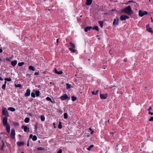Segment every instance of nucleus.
<instances>
[{
  "label": "nucleus",
  "mask_w": 153,
  "mask_h": 153,
  "mask_svg": "<svg viewBox=\"0 0 153 153\" xmlns=\"http://www.w3.org/2000/svg\"><path fill=\"white\" fill-rule=\"evenodd\" d=\"M118 19H114V21L113 22V24L115 25H117L118 24Z\"/></svg>",
  "instance_id": "14"
},
{
  "label": "nucleus",
  "mask_w": 153,
  "mask_h": 153,
  "mask_svg": "<svg viewBox=\"0 0 153 153\" xmlns=\"http://www.w3.org/2000/svg\"><path fill=\"white\" fill-rule=\"evenodd\" d=\"M100 98L102 99H105L108 97V94H101L100 95Z\"/></svg>",
  "instance_id": "8"
},
{
  "label": "nucleus",
  "mask_w": 153,
  "mask_h": 153,
  "mask_svg": "<svg viewBox=\"0 0 153 153\" xmlns=\"http://www.w3.org/2000/svg\"><path fill=\"white\" fill-rule=\"evenodd\" d=\"M63 73V72L62 71H57L56 73L57 74L60 75L62 74Z\"/></svg>",
  "instance_id": "38"
},
{
  "label": "nucleus",
  "mask_w": 153,
  "mask_h": 153,
  "mask_svg": "<svg viewBox=\"0 0 153 153\" xmlns=\"http://www.w3.org/2000/svg\"><path fill=\"white\" fill-rule=\"evenodd\" d=\"M29 54L30 55H33V53L32 52H30V53H29Z\"/></svg>",
  "instance_id": "51"
},
{
  "label": "nucleus",
  "mask_w": 153,
  "mask_h": 153,
  "mask_svg": "<svg viewBox=\"0 0 153 153\" xmlns=\"http://www.w3.org/2000/svg\"><path fill=\"white\" fill-rule=\"evenodd\" d=\"M46 100H47V101H51V98L50 97H47L46 98Z\"/></svg>",
  "instance_id": "40"
},
{
  "label": "nucleus",
  "mask_w": 153,
  "mask_h": 153,
  "mask_svg": "<svg viewBox=\"0 0 153 153\" xmlns=\"http://www.w3.org/2000/svg\"><path fill=\"white\" fill-rule=\"evenodd\" d=\"M40 118L42 121H44L45 120V117L43 115H41L40 117Z\"/></svg>",
  "instance_id": "26"
},
{
  "label": "nucleus",
  "mask_w": 153,
  "mask_h": 153,
  "mask_svg": "<svg viewBox=\"0 0 153 153\" xmlns=\"http://www.w3.org/2000/svg\"><path fill=\"white\" fill-rule=\"evenodd\" d=\"M29 70L34 71H35V68L32 65L29 66Z\"/></svg>",
  "instance_id": "20"
},
{
  "label": "nucleus",
  "mask_w": 153,
  "mask_h": 153,
  "mask_svg": "<svg viewBox=\"0 0 153 153\" xmlns=\"http://www.w3.org/2000/svg\"><path fill=\"white\" fill-rule=\"evenodd\" d=\"M122 13H125L128 15L132 14L133 12L131 9V7L129 5L121 10Z\"/></svg>",
  "instance_id": "1"
},
{
  "label": "nucleus",
  "mask_w": 153,
  "mask_h": 153,
  "mask_svg": "<svg viewBox=\"0 0 153 153\" xmlns=\"http://www.w3.org/2000/svg\"><path fill=\"white\" fill-rule=\"evenodd\" d=\"M148 113L149 114H151V115H153V112H151V111H149L148 112Z\"/></svg>",
  "instance_id": "47"
},
{
  "label": "nucleus",
  "mask_w": 153,
  "mask_h": 153,
  "mask_svg": "<svg viewBox=\"0 0 153 153\" xmlns=\"http://www.w3.org/2000/svg\"><path fill=\"white\" fill-rule=\"evenodd\" d=\"M11 58H7L6 59V60L7 61H11Z\"/></svg>",
  "instance_id": "42"
},
{
  "label": "nucleus",
  "mask_w": 153,
  "mask_h": 153,
  "mask_svg": "<svg viewBox=\"0 0 153 153\" xmlns=\"http://www.w3.org/2000/svg\"><path fill=\"white\" fill-rule=\"evenodd\" d=\"M64 118L65 119H67L68 118V115L67 113H65L64 114Z\"/></svg>",
  "instance_id": "24"
},
{
  "label": "nucleus",
  "mask_w": 153,
  "mask_h": 153,
  "mask_svg": "<svg viewBox=\"0 0 153 153\" xmlns=\"http://www.w3.org/2000/svg\"><path fill=\"white\" fill-rule=\"evenodd\" d=\"M94 146L93 145H91L88 147L87 148L88 150H91V149L94 147Z\"/></svg>",
  "instance_id": "23"
},
{
  "label": "nucleus",
  "mask_w": 153,
  "mask_h": 153,
  "mask_svg": "<svg viewBox=\"0 0 153 153\" xmlns=\"http://www.w3.org/2000/svg\"><path fill=\"white\" fill-rule=\"evenodd\" d=\"M17 63V61L16 60L12 61L11 62V65L13 67L15 66Z\"/></svg>",
  "instance_id": "15"
},
{
  "label": "nucleus",
  "mask_w": 153,
  "mask_h": 153,
  "mask_svg": "<svg viewBox=\"0 0 153 153\" xmlns=\"http://www.w3.org/2000/svg\"><path fill=\"white\" fill-rule=\"evenodd\" d=\"M150 18H151V22H153V19H152V17H151Z\"/></svg>",
  "instance_id": "59"
},
{
  "label": "nucleus",
  "mask_w": 153,
  "mask_h": 153,
  "mask_svg": "<svg viewBox=\"0 0 153 153\" xmlns=\"http://www.w3.org/2000/svg\"><path fill=\"white\" fill-rule=\"evenodd\" d=\"M98 23L100 25L101 27H102L103 26V22L102 21H100L98 22Z\"/></svg>",
  "instance_id": "18"
},
{
  "label": "nucleus",
  "mask_w": 153,
  "mask_h": 153,
  "mask_svg": "<svg viewBox=\"0 0 153 153\" xmlns=\"http://www.w3.org/2000/svg\"><path fill=\"white\" fill-rule=\"evenodd\" d=\"M66 85L67 86L66 88L67 89H68L70 88H71V85L70 84H69L68 83H66Z\"/></svg>",
  "instance_id": "28"
},
{
  "label": "nucleus",
  "mask_w": 153,
  "mask_h": 153,
  "mask_svg": "<svg viewBox=\"0 0 153 153\" xmlns=\"http://www.w3.org/2000/svg\"><path fill=\"white\" fill-rule=\"evenodd\" d=\"M99 91L97 90L96 91H93L92 92V94L93 95L96 94L98 93Z\"/></svg>",
  "instance_id": "31"
},
{
  "label": "nucleus",
  "mask_w": 153,
  "mask_h": 153,
  "mask_svg": "<svg viewBox=\"0 0 153 153\" xmlns=\"http://www.w3.org/2000/svg\"><path fill=\"white\" fill-rule=\"evenodd\" d=\"M3 79L1 77H0V80H3Z\"/></svg>",
  "instance_id": "56"
},
{
  "label": "nucleus",
  "mask_w": 153,
  "mask_h": 153,
  "mask_svg": "<svg viewBox=\"0 0 153 153\" xmlns=\"http://www.w3.org/2000/svg\"><path fill=\"white\" fill-rule=\"evenodd\" d=\"M39 74V72H36L34 74V75H38Z\"/></svg>",
  "instance_id": "48"
},
{
  "label": "nucleus",
  "mask_w": 153,
  "mask_h": 153,
  "mask_svg": "<svg viewBox=\"0 0 153 153\" xmlns=\"http://www.w3.org/2000/svg\"><path fill=\"white\" fill-rule=\"evenodd\" d=\"M70 46L72 47V48H75V45L74 44H73L71 42H70Z\"/></svg>",
  "instance_id": "25"
},
{
  "label": "nucleus",
  "mask_w": 153,
  "mask_h": 153,
  "mask_svg": "<svg viewBox=\"0 0 153 153\" xmlns=\"http://www.w3.org/2000/svg\"><path fill=\"white\" fill-rule=\"evenodd\" d=\"M22 129H23L25 132H26L27 130V126L23 125L21 127Z\"/></svg>",
  "instance_id": "16"
},
{
  "label": "nucleus",
  "mask_w": 153,
  "mask_h": 153,
  "mask_svg": "<svg viewBox=\"0 0 153 153\" xmlns=\"http://www.w3.org/2000/svg\"><path fill=\"white\" fill-rule=\"evenodd\" d=\"M3 52V50L1 49L0 48V53H1Z\"/></svg>",
  "instance_id": "53"
},
{
  "label": "nucleus",
  "mask_w": 153,
  "mask_h": 153,
  "mask_svg": "<svg viewBox=\"0 0 153 153\" xmlns=\"http://www.w3.org/2000/svg\"><path fill=\"white\" fill-rule=\"evenodd\" d=\"M15 130L14 128L11 129V132L10 137L13 139H14L15 137Z\"/></svg>",
  "instance_id": "7"
},
{
  "label": "nucleus",
  "mask_w": 153,
  "mask_h": 153,
  "mask_svg": "<svg viewBox=\"0 0 153 153\" xmlns=\"http://www.w3.org/2000/svg\"><path fill=\"white\" fill-rule=\"evenodd\" d=\"M58 128L60 129L62 128V123L61 122H59V124L58 125Z\"/></svg>",
  "instance_id": "27"
},
{
  "label": "nucleus",
  "mask_w": 153,
  "mask_h": 153,
  "mask_svg": "<svg viewBox=\"0 0 153 153\" xmlns=\"http://www.w3.org/2000/svg\"><path fill=\"white\" fill-rule=\"evenodd\" d=\"M94 30H95L97 31H99V29L98 27L97 26H95L94 27H92V28Z\"/></svg>",
  "instance_id": "21"
},
{
  "label": "nucleus",
  "mask_w": 153,
  "mask_h": 153,
  "mask_svg": "<svg viewBox=\"0 0 153 153\" xmlns=\"http://www.w3.org/2000/svg\"><path fill=\"white\" fill-rule=\"evenodd\" d=\"M37 149L38 150L41 151L44 150V149L42 147H39L37 148Z\"/></svg>",
  "instance_id": "33"
},
{
  "label": "nucleus",
  "mask_w": 153,
  "mask_h": 153,
  "mask_svg": "<svg viewBox=\"0 0 153 153\" xmlns=\"http://www.w3.org/2000/svg\"><path fill=\"white\" fill-rule=\"evenodd\" d=\"M129 18V17L126 15H121L120 17V20L121 21L125 20Z\"/></svg>",
  "instance_id": "5"
},
{
  "label": "nucleus",
  "mask_w": 153,
  "mask_h": 153,
  "mask_svg": "<svg viewBox=\"0 0 153 153\" xmlns=\"http://www.w3.org/2000/svg\"><path fill=\"white\" fill-rule=\"evenodd\" d=\"M98 36H99L98 35H97L96 36V37H98Z\"/></svg>",
  "instance_id": "64"
},
{
  "label": "nucleus",
  "mask_w": 153,
  "mask_h": 153,
  "mask_svg": "<svg viewBox=\"0 0 153 153\" xmlns=\"http://www.w3.org/2000/svg\"><path fill=\"white\" fill-rule=\"evenodd\" d=\"M62 149H60L59 150L58 152H57V153H62Z\"/></svg>",
  "instance_id": "44"
},
{
  "label": "nucleus",
  "mask_w": 153,
  "mask_h": 153,
  "mask_svg": "<svg viewBox=\"0 0 153 153\" xmlns=\"http://www.w3.org/2000/svg\"><path fill=\"white\" fill-rule=\"evenodd\" d=\"M108 122V123L109 122V120H108L107 121H106L105 122V123H106Z\"/></svg>",
  "instance_id": "58"
},
{
  "label": "nucleus",
  "mask_w": 153,
  "mask_h": 153,
  "mask_svg": "<svg viewBox=\"0 0 153 153\" xmlns=\"http://www.w3.org/2000/svg\"><path fill=\"white\" fill-rule=\"evenodd\" d=\"M67 95L66 94H64L60 97V99L62 100H64L69 99Z\"/></svg>",
  "instance_id": "6"
},
{
  "label": "nucleus",
  "mask_w": 153,
  "mask_h": 153,
  "mask_svg": "<svg viewBox=\"0 0 153 153\" xmlns=\"http://www.w3.org/2000/svg\"><path fill=\"white\" fill-rule=\"evenodd\" d=\"M29 139H32L33 141H35L37 139V137L36 135L33 136L32 134H30L29 135Z\"/></svg>",
  "instance_id": "9"
},
{
  "label": "nucleus",
  "mask_w": 153,
  "mask_h": 153,
  "mask_svg": "<svg viewBox=\"0 0 153 153\" xmlns=\"http://www.w3.org/2000/svg\"><path fill=\"white\" fill-rule=\"evenodd\" d=\"M92 28V27H86L84 29V31L85 32H87L88 30H90Z\"/></svg>",
  "instance_id": "13"
},
{
  "label": "nucleus",
  "mask_w": 153,
  "mask_h": 153,
  "mask_svg": "<svg viewBox=\"0 0 153 153\" xmlns=\"http://www.w3.org/2000/svg\"><path fill=\"white\" fill-rule=\"evenodd\" d=\"M8 110L13 112L14 111H15V108L12 107L9 108H8Z\"/></svg>",
  "instance_id": "19"
},
{
  "label": "nucleus",
  "mask_w": 153,
  "mask_h": 153,
  "mask_svg": "<svg viewBox=\"0 0 153 153\" xmlns=\"http://www.w3.org/2000/svg\"><path fill=\"white\" fill-rule=\"evenodd\" d=\"M89 130H90V131H91V130H92V129H91V128H89Z\"/></svg>",
  "instance_id": "60"
},
{
  "label": "nucleus",
  "mask_w": 153,
  "mask_h": 153,
  "mask_svg": "<svg viewBox=\"0 0 153 153\" xmlns=\"http://www.w3.org/2000/svg\"><path fill=\"white\" fill-rule=\"evenodd\" d=\"M40 92L39 91H36L35 92V94L36 96H39V95Z\"/></svg>",
  "instance_id": "30"
},
{
  "label": "nucleus",
  "mask_w": 153,
  "mask_h": 153,
  "mask_svg": "<svg viewBox=\"0 0 153 153\" xmlns=\"http://www.w3.org/2000/svg\"><path fill=\"white\" fill-rule=\"evenodd\" d=\"M59 39H56V42L57 43H58L59 42Z\"/></svg>",
  "instance_id": "57"
},
{
  "label": "nucleus",
  "mask_w": 153,
  "mask_h": 153,
  "mask_svg": "<svg viewBox=\"0 0 153 153\" xmlns=\"http://www.w3.org/2000/svg\"><path fill=\"white\" fill-rule=\"evenodd\" d=\"M152 107L151 106H150L149 108L148 109V112L149 111H151L152 110Z\"/></svg>",
  "instance_id": "46"
},
{
  "label": "nucleus",
  "mask_w": 153,
  "mask_h": 153,
  "mask_svg": "<svg viewBox=\"0 0 153 153\" xmlns=\"http://www.w3.org/2000/svg\"><path fill=\"white\" fill-rule=\"evenodd\" d=\"M75 48H69V50L71 51V52L74 53L76 52V50L74 49Z\"/></svg>",
  "instance_id": "17"
},
{
  "label": "nucleus",
  "mask_w": 153,
  "mask_h": 153,
  "mask_svg": "<svg viewBox=\"0 0 153 153\" xmlns=\"http://www.w3.org/2000/svg\"><path fill=\"white\" fill-rule=\"evenodd\" d=\"M25 96L27 97L29 96V89H27V92L25 94Z\"/></svg>",
  "instance_id": "29"
},
{
  "label": "nucleus",
  "mask_w": 153,
  "mask_h": 153,
  "mask_svg": "<svg viewBox=\"0 0 153 153\" xmlns=\"http://www.w3.org/2000/svg\"><path fill=\"white\" fill-rule=\"evenodd\" d=\"M7 82L6 81L5 82V84H3L2 85V88L4 89H5L6 88V83Z\"/></svg>",
  "instance_id": "32"
},
{
  "label": "nucleus",
  "mask_w": 153,
  "mask_h": 153,
  "mask_svg": "<svg viewBox=\"0 0 153 153\" xmlns=\"http://www.w3.org/2000/svg\"><path fill=\"white\" fill-rule=\"evenodd\" d=\"M4 80L5 81H8L9 82L10 81H11V79L10 78H6Z\"/></svg>",
  "instance_id": "35"
},
{
  "label": "nucleus",
  "mask_w": 153,
  "mask_h": 153,
  "mask_svg": "<svg viewBox=\"0 0 153 153\" xmlns=\"http://www.w3.org/2000/svg\"><path fill=\"white\" fill-rule=\"evenodd\" d=\"M13 124L15 126H19V124L17 122H13Z\"/></svg>",
  "instance_id": "37"
},
{
  "label": "nucleus",
  "mask_w": 153,
  "mask_h": 153,
  "mask_svg": "<svg viewBox=\"0 0 153 153\" xmlns=\"http://www.w3.org/2000/svg\"><path fill=\"white\" fill-rule=\"evenodd\" d=\"M1 149L2 150L3 149V146L1 147Z\"/></svg>",
  "instance_id": "62"
},
{
  "label": "nucleus",
  "mask_w": 153,
  "mask_h": 153,
  "mask_svg": "<svg viewBox=\"0 0 153 153\" xmlns=\"http://www.w3.org/2000/svg\"><path fill=\"white\" fill-rule=\"evenodd\" d=\"M94 132V131L92 130H91V134H93Z\"/></svg>",
  "instance_id": "50"
},
{
  "label": "nucleus",
  "mask_w": 153,
  "mask_h": 153,
  "mask_svg": "<svg viewBox=\"0 0 153 153\" xmlns=\"http://www.w3.org/2000/svg\"><path fill=\"white\" fill-rule=\"evenodd\" d=\"M35 95H36L35 93L33 92H32L31 93V96L33 97V98L35 97Z\"/></svg>",
  "instance_id": "36"
},
{
  "label": "nucleus",
  "mask_w": 153,
  "mask_h": 153,
  "mask_svg": "<svg viewBox=\"0 0 153 153\" xmlns=\"http://www.w3.org/2000/svg\"><path fill=\"white\" fill-rule=\"evenodd\" d=\"M148 12L146 11H142L141 10H140L139 11V15L140 17H143L145 15L147 14Z\"/></svg>",
  "instance_id": "4"
},
{
  "label": "nucleus",
  "mask_w": 153,
  "mask_h": 153,
  "mask_svg": "<svg viewBox=\"0 0 153 153\" xmlns=\"http://www.w3.org/2000/svg\"><path fill=\"white\" fill-rule=\"evenodd\" d=\"M17 144L19 146H22L24 145L25 143L23 142L18 141Z\"/></svg>",
  "instance_id": "11"
},
{
  "label": "nucleus",
  "mask_w": 153,
  "mask_h": 153,
  "mask_svg": "<svg viewBox=\"0 0 153 153\" xmlns=\"http://www.w3.org/2000/svg\"><path fill=\"white\" fill-rule=\"evenodd\" d=\"M50 101L52 102V103H53V101L51 99V101Z\"/></svg>",
  "instance_id": "61"
},
{
  "label": "nucleus",
  "mask_w": 153,
  "mask_h": 153,
  "mask_svg": "<svg viewBox=\"0 0 153 153\" xmlns=\"http://www.w3.org/2000/svg\"><path fill=\"white\" fill-rule=\"evenodd\" d=\"M2 114L3 115L5 116L6 117H9V116L8 111L6 108H3Z\"/></svg>",
  "instance_id": "3"
},
{
  "label": "nucleus",
  "mask_w": 153,
  "mask_h": 153,
  "mask_svg": "<svg viewBox=\"0 0 153 153\" xmlns=\"http://www.w3.org/2000/svg\"><path fill=\"white\" fill-rule=\"evenodd\" d=\"M25 122L26 123H28L29 122V118L27 117L26 118L25 120Z\"/></svg>",
  "instance_id": "34"
},
{
  "label": "nucleus",
  "mask_w": 153,
  "mask_h": 153,
  "mask_svg": "<svg viewBox=\"0 0 153 153\" xmlns=\"http://www.w3.org/2000/svg\"><path fill=\"white\" fill-rule=\"evenodd\" d=\"M0 61H2V60L1 59V58H0Z\"/></svg>",
  "instance_id": "63"
},
{
  "label": "nucleus",
  "mask_w": 153,
  "mask_h": 153,
  "mask_svg": "<svg viewBox=\"0 0 153 153\" xmlns=\"http://www.w3.org/2000/svg\"><path fill=\"white\" fill-rule=\"evenodd\" d=\"M127 61V59H124V61L125 62H126Z\"/></svg>",
  "instance_id": "54"
},
{
  "label": "nucleus",
  "mask_w": 153,
  "mask_h": 153,
  "mask_svg": "<svg viewBox=\"0 0 153 153\" xmlns=\"http://www.w3.org/2000/svg\"><path fill=\"white\" fill-rule=\"evenodd\" d=\"M37 125H36L35 126V128L36 129V130H37Z\"/></svg>",
  "instance_id": "55"
},
{
  "label": "nucleus",
  "mask_w": 153,
  "mask_h": 153,
  "mask_svg": "<svg viewBox=\"0 0 153 153\" xmlns=\"http://www.w3.org/2000/svg\"><path fill=\"white\" fill-rule=\"evenodd\" d=\"M53 71L54 72V73L56 74V73L57 72V70L56 69V68H55L54 69V70Z\"/></svg>",
  "instance_id": "43"
},
{
  "label": "nucleus",
  "mask_w": 153,
  "mask_h": 153,
  "mask_svg": "<svg viewBox=\"0 0 153 153\" xmlns=\"http://www.w3.org/2000/svg\"><path fill=\"white\" fill-rule=\"evenodd\" d=\"M3 123L4 126L6 127V129L8 133H9L10 131V126L7 123V118L4 117L3 119Z\"/></svg>",
  "instance_id": "2"
},
{
  "label": "nucleus",
  "mask_w": 153,
  "mask_h": 153,
  "mask_svg": "<svg viewBox=\"0 0 153 153\" xmlns=\"http://www.w3.org/2000/svg\"><path fill=\"white\" fill-rule=\"evenodd\" d=\"M128 2H130V3H131V2H132V3H135V2L134 1H133V0L129 1H128Z\"/></svg>",
  "instance_id": "49"
},
{
  "label": "nucleus",
  "mask_w": 153,
  "mask_h": 153,
  "mask_svg": "<svg viewBox=\"0 0 153 153\" xmlns=\"http://www.w3.org/2000/svg\"><path fill=\"white\" fill-rule=\"evenodd\" d=\"M77 99V98L76 97H75L74 96H73L71 97V100L72 101H75Z\"/></svg>",
  "instance_id": "22"
},
{
  "label": "nucleus",
  "mask_w": 153,
  "mask_h": 153,
  "mask_svg": "<svg viewBox=\"0 0 153 153\" xmlns=\"http://www.w3.org/2000/svg\"><path fill=\"white\" fill-rule=\"evenodd\" d=\"M149 24H148L146 25L147 30L149 32L152 33L153 32V31L152 30V28L150 27H149Z\"/></svg>",
  "instance_id": "12"
},
{
  "label": "nucleus",
  "mask_w": 153,
  "mask_h": 153,
  "mask_svg": "<svg viewBox=\"0 0 153 153\" xmlns=\"http://www.w3.org/2000/svg\"><path fill=\"white\" fill-rule=\"evenodd\" d=\"M24 64V63L23 62H19L18 63V65L19 66H22Z\"/></svg>",
  "instance_id": "39"
},
{
  "label": "nucleus",
  "mask_w": 153,
  "mask_h": 153,
  "mask_svg": "<svg viewBox=\"0 0 153 153\" xmlns=\"http://www.w3.org/2000/svg\"><path fill=\"white\" fill-rule=\"evenodd\" d=\"M85 4L87 5H90L92 4L93 0H86Z\"/></svg>",
  "instance_id": "10"
},
{
  "label": "nucleus",
  "mask_w": 153,
  "mask_h": 153,
  "mask_svg": "<svg viewBox=\"0 0 153 153\" xmlns=\"http://www.w3.org/2000/svg\"><path fill=\"white\" fill-rule=\"evenodd\" d=\"M29 140H28L27 141V146H29Z\"/></svg>",
  "instance_id": "52"
},
{
  "label": "nucleus",
  "mask_w": 153,
  "mask_h": 153,
  "mask_svg": "<svg viewBox=\"0 0 153 153\" xmlns=\"http://www.w3.org/2000/svg\"><path fill=\"white\" fill-rule=\"evenodd\" d=\"M21 85L20 84H18L17 85H15V86L16 87H21Z\"/></svg>",
  "instance_id": "41"
},
{
  "label": "nucleus",
  "mask_w": 153,
  "mask_h": 153,
  "mask_svg": "<svg viewBox=\"0 0 153 153\" xmlns=\"http://www.w3.org/2000/svg\"><path fill=\"white\" fill-rule=\"evenodd\" d=\"M149 121H153V117H152L149 120Z\"/></svg>",
  "instance_id": "45"
}]
</instances>
